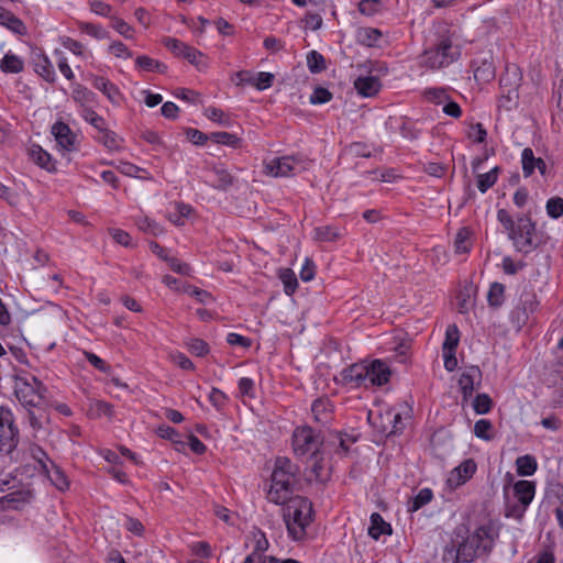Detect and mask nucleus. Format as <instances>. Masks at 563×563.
I'll return each mask as SVG.
<instances>
[{
    "label": "nucleus",
    "instance_id": "a211bd4d",
    "mask_svg": "<svg viewBox=\"0 0 563 563\" xmlns=\"http://www.w3.org/2000/svg\"><path fill=\"white\" fill-rule=\"evenodd\" d=\"M27 154L30 159L41 168L49 173L56 170L55 163L53 162L51 154L40 145L32 144L27 150Z\"/></svg>",
    "mask_w": 563,
    "mask_h": 563
},
{
    "label": "nucleus",
    "instance_id": "09e8293b",
    "mask_svg": "<svg viewBox=\"0 0 563 563\" xmlns=\"http://www.w3.org/2000/svg\"><path fill=\"white\" fill-rule=\"evenodd\" d=\"M493 424L487 419H479L474 424V434L485 441H489L494 438L493 433Z\"/></svg>",
    "mask_w": 563,
    "mask_h": 563
},
{
    "label": "nucleus",
    "instance_id": "9b49d317",
    "mask_svg": "<svg viewBox=\"0 0 563 563\" xmlns=\"http://www.w3.org/2000/svg\"><path fill=\"white\" fill-rule=\"evenodd\" d=\"M303 461L307 462V464H308L307 465V471H308L307 479L309 482L314 481L317 483L324 484L325 482L329 481L330 473L325 466L324 456H323L322 451L318 452L317 454L306 457Z\"/></svg>",
    "mask_w": 563,
    "mask_h": 563
},
{
    "label": "nucleus",
    "instance_id": "c85d7f7f",
    "mask_svg": "<svg viewBox=\"0 0 563 563\" xmlns=\"http://www.w3.org/2000/svg\"><path fill=\"white\" fill-rule=\"evenodd\" d=\"M0 69L5 74H19L24 69V62L18 55L9 52L1 59Z\"/></svg>",
    "mask_w": 563,
    "mask_h": 563
},
{
    "label": "nucleus",
    "instance_id": "de8ad7c7",
    "mask_svg": "<svg viewBox=\"0 0 563 563\" xmlns=\"http://www.w3.org/2000/svg\"><path fill=\"white\" fill-rule=\"evenodd\" d=\"M30 497H31L30 492H21V490L13 492V493H10V494L3 496L0 499V505H2V507L4 508V504L7 503V504H12V508H18L19 504L27 503Z\"/></svg>",
    "mask_w": 563,
    "mask_h": 563
},
{
    "label": "nucleus",
    "instance_id": "2eb2a0df",
    "mask_svg": "<svg viewBox=\"0 0 563 563\" xmlns=\"http://www.w3.org/2000/svg\"><path fill=\"white\" fill-rule=\"evenodd\" d=\"M34 70L47 82H55L56 74L49 58L43 53H35L32 57Z\"/></svg>",
    "mask_w": 563,
    "mask_h": 563
},
{
    "label": "nucleus",
    "instance_id": "39448f33",
    "mask_svg": "<svg viewBox=\"0 0 563 563\" xmlns=\"http://www.w3.org/2000/svg\"><path fill=\"white\" fill-rule=\"evenodd\" d=\"M310 161L301 155L276 157L266 164V173L274 177H288L308 169Z\"/></svg>",
    "mask_w": 563,
    "mask_h": 563
},
{
    "label": "nucleus",
    "instance_id": "b1692460",
    "mask_svg": "<svg viewBox=\"0 0 563 563\" xmlns=\"http://www.w3.org/2000/svg\"><path fill=\"white\" fill-rule=\"evenodd\" d=\"M471 542L476 550H483L484 552L490 551L493 548L492 528L488 526L477 528L471 537Z\"/></svg>",
    "mask_w": 563,
    "mask_h": 563
},
{
    "label": "nucleus",
    "instance_id": "9d476101",
    "mask_svg": "<svg viewBox=\"0 0 563 563\" xmlns=\"http://www.w3.org/2000/svg\"><path fill=\"white\" fill-rule=\"evenodd\" d=\"M522 71L516 64L506 65L505 71L500 77L499 84L503 90V98L512 101L518 98V88L521 86Z\"/></svg>",
    "mask_w": 563,
    "mask_h": 563
},
{
    "label": "nucleus",
    "instance_id": "5fc2aeb1",
    "mask_svg": "<svg viewBox=\"0 0 563 563\" xmlns=\"http://www.w3.org/2000/svg\"><path fill=\"white\" fill-rule=\"evenodd\" d=\"M156 433L162 439H167L184 448L186 445L185 442L180 441V434L178 431L169 426H159L156 430Z\"/></svg>",
    "mask_w": 563,
    "mask_h": 563
},
{
    "label": "nucleus",
    "instance_id": "f03ea898",
    "mask_svg": "<svg viewBox=\"0 0 563 563\" xmlns=\"http://www.w3.org/2000/svg\"><path fill=\"white\" fill-rule=\"evenodd\" d=\"M284 520L291 538L301 540L313 520L312 503L307 497L295 496L284 508Z\"/></svg>",
    "mask_w": 563,
    "mask_h": 563
},
{
    "label": "nucleus",
    "instance_id": "aec40b11",
    "mask_svg": "<svg viewBox=\"0 0 563 563\" xmlns=\"http://www.w3.org/2000/svg\"><path fill=\"white\" fill-rule=\"evenodd\" d=\"M515 497L522 505L523 510L531 504L536 494V483L531 481L520 479L514 485Z\"/></svg>",
    "mask_w": 563,
    "mask_h": 563
},
{
    "label": "nucleus",
    "instance_id": "603ef678",
    "mask_svg": "<svg viewBox=\"0 0 563 563\" xmlns=\"http://www.w3.org/2000/svg\"><path fill=\"white\" fill-rule=\"evenodd\" d=\"M280 279L284 284L286 295H292L298 287V280L294 272L291 269H284L280 273Z\"/></svg>",
    "mask_w": 563,
    "mask_h": 563
},
{
    "label": "nucleus",
    "instance_id": "774afa93",
    "mask_svg": "<svg viewBox=\"0 0 563 563\" xmlns=\"http://www.w3.org/2000/svg\"><path fill=\"white\" fill-rule=\"evenodd\" d=\"M188 346L190 352L197 356H205L206 354L209 353L208 344L201 339L190 340Z\"/></svg>",
    "mask_w": 563,
    "mask_h": 563
},
{
    "label": "nucleus",
    "instance_id": "dca6fc26",
    "mask_svg": "<svg viewBox=\"0 0 563 563\" xmlns=\"http://www.w3.org/2000/svg\"><path fill=\"white\" fill-rule=\"evenodd\" d=\"M291 494L292 488L290 487V483L279 481V484H277L276 482H272L271 488L267 493V499L276 505H287V503L292 498Z\"/></svg>",
    "mask_w": 563,
    "mask_h": 563
},
{
    "label": "nucleus",
    "instance_id": "bf43d9fd",
    "mask_svg": "<svg viewBox=\"0 0 563 563\" xmlns=\"http://www.w3.org/2000/svg\"><path fill=\"white\" fill-rule=\"evenodd\" d=\"M273 472L296 475L298 472V467L288 457H277L275 462V468Z\"/></svg>",
    "mask_w": 563,
    "mask_h": 563
},
{
    "label": "nucleus",
    "instance_id": "e433bc0d",
    "mask_svg": "<svg viewBox=\"0 0 563 563\" xmlns=\"http://www.w3.org/2000/svg\"><path fill=\"white\" fill-rule=\"evenodd\" d=\"M545 498L549 504L554 506L563 505V484L551 482L545 488Z\"/></svg>",
    "mask_w": 563,
    "mask_h": 563
},
{
    "label": "nucleus",
    "instance_id": "3c124183",
    "mask_svg": "<svg viewBox=\"0 0 563 563\" xmlns=\"http://www.w3.org/2000/svg\"><path fill=\"white\" fill-rule=\"evenodd\" d=\"M81 117L86 122L90 123L97 131H100L101 129H104V126H107L106 120L91 108L82 109Z\"/></svg>",
    "mask_w": 563,
    "mask_h": 563
},
{
    "label": "nucleus",
    "instance_id": "20e7f679",
    "mask_svg": "<svg viewBox=\"0 0 563 563\" xmlns=\"http://www.w3.org/2000/svg\"><path fill=\"white\" fill-rule=\"evenodd\" d=\"M291 441L294 453L299 460H305L322 451V437L309 426L296 428Z\"/></svg>",
    "mask_w": 563,
    "mask_h": 563
},
{
    "label": "nucleus",
    "instance_id": "7ed1b4c3",
    "mask_svg": "<svg viewBox=\"0 0 563 563\" xmlns=\"http://www.w3.org/2000/svg\"><path fill=\"white\" fill-rule=\"evenodd\" d=\"M45 386L35 376L24 373L14 376V395L24 408L42 407Z\"/></svg>",
    "mask_w": 563,
    "mask_h": 563
},
{
    "label": "nucleus",
    "instance_id": "6e6552de",
    "mask_svg": "<svg viewBox=\"0 0 563 563\" xmlns=\"http://www.w3.org/2000/svg\"><path fill=\"white\" fill-rule=\"evenodd\" d=\"M539 307L537 294L532 289H523L519 303L511 310L510 319L519 329L527 324L529 316Z\"/></svg>",
    "mask_w": 563,
    "mask_h": 563
},
{
    "label": "nucleus",
    "instance_id": "864d4df0",
    "mask_svg": "<svg viewBox=\"0 0 563 563\" xmlns=\"http://www.w3.org/2000/svg\"><path fill=\"white\" fill-rule=\"evenodd\" d=\"M426 99L430 102L440 104L450 99L446 90L442 87L428 88L423 92Z\"/></svg>",
    "mask_w": 563,
    "mask_h": 563
},
{
    "label": "nucleus",
    "instance_id": "c03bdc74",
    "mask_svg": "<svg viewBox=\"0 0 563 563\" xmlns=\"http://www.w3.org/2000/svg\"><path fill=\"white\" fill-rule=\"evenodd\" d=\"M537 162L538 157H534L533 151L530 147L523 148L521 153V164L525 177H530L533 174Z\"/></svg>",
    "mask_w": 563,
    "mask_h": 563
},
{
    "label": "nucleus",
    "instance_id": "052dcab7",
    "mask_svg": "<svg viewBox=\"0 0 563 563\" xmlns=\"http://www.w3.org/2000/svg\"><path fill=\"white\" fill-rule=\"evenodd\" d=\"M79 30L90 36H93L96 38H106L108 35V32L101 27L100 25L88 23V22H80L79 23Z\"/></svg>",
    "mask_w": 563,
    "mask_h": 563
},
{
    "label": "nucleus",
    "instance_id": "680f3d73",
    "mask_svg": "<svg viewBox=\"0 0 563 563\" xmlns=\"http://www.w3.org/2000/svg\"><path fill=\"white\" fill-rule=\"evenodd\" d=\"M205 115L211 120V121H214L217 123H219L220 125H223V126H229L230 125V120L229 118L225 115V113L219 109V108H216V107H209L205 110Z\"/></svg>",
    "mask_w": 563,
    "mask_h": 563
},
{
    "label": "nucleus",
    "instance_id": "473e14b6",
    "mask_svg": "<svg viewBox=\"0 0 563 563\" xmlns=\"http://www.w3.org/2000/svg\"><path fill=\"white\" fill-rule=\"evenodd\" d=\"M505 290V285H503L501 283L495 282L490 285L487 294V301L489 307L499 308L504 305Z\"/></svg>",
    "mask_w": 563,
    "mask_h": 563
},
{
    "label": "nucleus",
    "instance_id": "49530a36",
    "mask_svg": "<svg viewBox=\"0 0 563 563\" xmlns=\"http://www.w3.org/2000/svg\"><path fill=\"white\" fill-rule=\"evenodd\" d=\"M470 235H471V232L465 227L461 228L457 231L456 236H455V241H454V246H455V252L456 253L464 254V253H467L470 251V249H471Z\"/></svg>",
    "mask_w": 563,
    "mask_h": 563
},
{
    "label": "nucleus",
    "instance_id": "8fccbe9b",
    "mask_svg": "<svg viewBox=\"0 0 563 563\" xmlns=\"http://www.w3.org/2000/svg\"><path fill=\"white\" fill-rule=\"evenodd\" d=\"M493 400L487 394H478L473 400V409L477 415H485L490 411Z\"/></svg>",
    "mask_w": 563,
    "mask_h": 563
},
{
    "label": "nucleus",
    "instance_id": "c9c22d12",
    "mask_svg": "<svg viewBox=\"0 0 563 563\" xmlns=\"http://www.w3.org/2000/svg\"><path fill=\"white\" fill-rule=\"evenodd\" d=\"M499 172L500 168L496 166L488 173L479 174L477 176V188L482 194H485L497 183Z\"/></svg>",
    "mask_w": 563,
    "mask_h": 563
},
{
    "label": "nucleus",
    "instance_id": "37998d69",
    "mask_svg": "<svg viewBox=\"0 0 563 563\" xmlns=\"http://www.w3.org/2000/svg\"><path fill=\"white\" fill-rule=\"evenodd\" d=\"M477 465L473 459L463 461L456 468L455 472L459 476V484H463L468 481L476 472Z\"/></svg>",
    "mask_w": 563,
    "mask_h": 563
},
{
    "label": "nucleus",
    "instance_id": "ea45409f",
    "mask_svg": "<svg viewBox=\"0 0 563 563\" xmlns=\"http://www.w3.org/2000/svg\"><path fill=\"white\" fill-rule=\"evenodd\" d=\"M210 140L217 144L227 145L233 148L240 147L242 142L240 137L229 132H212L210 133Z\"/></svg>",
    "mask_w": 563,
    "mask_h": 563
},
{
    "label": "nucleus",
    "instance_id": "58836bf2",
    "mask_svg": "<svg viewBox=\"0 0 563 563\" xmlns=\"http://www.w3.org/2000/svg\"><path fill=\"white\" fill-rule=\"evenodd\" d=\"M382 37V32L378 29L362 27L357 31V41L366 46H374Z\"/></svg>",
    "mask_w": 563,
    "mask_h": 563
},
{
    "label": "nucleus",
    "instance_id": "1a4fd4ad",
    "mask_svg": "<svg viewBox=\"0 0 563 563\" xmlns=\"http://www.w3.org/2000/svg\"><path fill=\"white\" fill-rule=\"evenodd\" d=\"M164 45L177 57L187 59L190 64L195 65L198 69L207 67L203 54L197 48L187 45L186 43L174 38L166 37Z\"/></svg>",
    "mask_w": 563,
    "mask_h": 563
},
{
    "label": "nucleus",
    "instance_id": "2f4dec72",
    "mask_svg": "<svg viewBox=\"0 0 563 563\" xmlns=\"http://www.w3.org/2000/svg\"><path fill=\"white\" fill-rule=\"evenodd\" d=\"M517 474L520 476H531L538 468V463L532 455H522L516 460Z\"/></svg>",
    "mask_w": 563,
    "mask_h": 563
},
{
    "label": "nucleus",
    "instance_id": "4d7b16f0",
    "mask_svg": "<svg viewBox=\"0 0 563 563\" xmlns=\"http://www.w3.org/2000/svg\"><path fill=\"white\" fill-rule=\"evenodd\" d=\"M333 98L332 92H330L327 88L318 86L313 89L312 93L309 97V101L312 104H323Z\"/></svg>",
    "mask_w": 563,
    "mask_h": 563
},
{
    "label": "nucleus",
    "instance_id": "13d9d810",
    "mask_svg": "<svg viewBox=\"0 0 563 563\" xmlns=\"http://www.w3.org/2000/svg\"><path fill=\"white\" fill-rule=\"evenodd\" d=\"M254 550L251 554H255L256 558L262 556L269 548V542L261 530L254 533Z\"/></svg>",
    "mask_w": 563,
    "mask_h": 563
},
{
    "label": "nucleus",
    "instance_id": "a878e982",
    "mask_svg": "<svg viewBox=\"0 0 563 563\" xmlns=\"http://www.w3.org/2000/svg\"><path fill=\"white\" fill-rule=\"evenodd\" d=\"M43 472L46 473L47 477L57 489L65 490L68 488L69 482L67 476L54 462H51V468L47 464H43Z\"/></svg>",
    "mask_w": 563,
    "mask_h": 563
},
{
    "label": "nucleus",
    "instance_id": "4be33fe9",
    "mask_svg": "<svg viewBox=\"0 0 563 563\" xmlns=\"http://www.w3.org/2000/svg\"><path fill=\"white\" fill-rule=\"evenodd\" d=\"M311 413L313 420L327 424L332 419V405L328 398H318L312 402Z\"/></svg>",
    "mask_w": 563,
    "mask_h": 563
},
{
    "label": "nucleus",
    "instance_id": "4468645a",
    "mask_svg": "<svg viewBox=\"0 0 563 563\" xmlns=\"http://www.w3.org/2000/svg\"><path fill=\"white\" fill-rule=\"evenodd\" d=\"M52 134L54 135L57 145L67 152L77 150V135L71 131L68 124L64 122H56L52 126Z\"/></svg>",
    "mask_w": 563,
    "mask_h": 563
},
{
    "label": "nucleus",
    "instance_id": "ddd939ff",
    "mask_svg": "<svg viewBox=\"0 0 563 563\" xmlns=\"http://www.w3.org/2000/svg\"><path fill=\"white\" fill-rule=\"evenodd\" d=\"M481 382L482 372L478 366H470L461 374L459 378V387L464 400L472 397L473 391L479 388Z\"/></svg>",
    "mask_w": 563,
    "mask_h": 563
},
{
    "label": "nucleus",
    "instance_id": "a19ab883",
    "mask_svg": "<svg viewBox=\"0 0 563 563\" xmlns=\"http://www.w3.org/2000/svg\"><path fill=\"white\" fill-rule=\"evenodd\" d=\"M99 132V136H97V141L102 143L108 150L115 151L119 150V136L115 132L104 126Z\"/></svg>",
    "mask_w": 563,
    "mask_h": 563
},
{
    "label": "nucleus",
    "instance_id": "cd10ccee",
    "mask_svg": "<svg viewBox=\"0 0 563 563\" xmlns=\"http://www.w3.org/2000/svg\"><path fill=\"white\" fill-rule=\"evenodd\" d=\"M496 76V68L494 63L488 59H483L479 65L474 69V78L481 84L490 82Z\"/></svg>",
    "mask_w": 563,
    "mask_h": 563
},
{
    "label": "nucleus",
    "instance_id": "c756f323",
    "mask_svg": "<svg viewBox=\"0 0 563 563\" xmlns=\"http://www.w3.org/2000/svg\"><path fill=\"white\" fill-rule=\"evenodd\" d=\"M136 66L145 71H153L165 74L167 71V66L159 60H156L147 55H141L135 59Z\"/></svg>",
    "mask_w": 563,
    "mask_h": 563
},
{
    "label": "nucleus",
    "instance_id": "bb28decb",
    "mask_svg": "<svg viewBox=\"0 0 563 563\" xmlns=\"http://www.w3.org/2000/svg\"><path fill=\"white\" fill-rule=\"evenodd\" d=\"M391 526L387 523L378 512L371 515V527L368 528V534L378 540L383 534H391Z\"/></svg>",
    "mask_w": 563,
    "mask_h": 563
},
{
    "label": "nucleus",
    "instance_id": "a18cd8bd",
    "mask_svg": "<svg viewBox=\"0 0 563 563\" xmlns=\"http://www.w3.org/2000/svg\"><path fill=\"white\" fill-rule=\"evenodd\" d=\"M433 498V493L430 488H422L413 498L408 508L409 511L415 512L428 505Z\"/></svg>",
    "mask_w": 563,
    "mask_h": 563
},
{
    "label": "nucleus",
    "instance_id": "69168bd1",
    "mask_svg": "<svg viewBox=\"0 0 563 563\" xmlns=\"http://www.w3.org/2000/svg\"><path fill=\"white\" fill-rule=\"evenodd\" d=\"M400 133L406 139L416 140L420 134V130L417 129L416 123H413L412 121L404 120V122L400 125Z\"/></svg>",
    "mask_w": 563,
    "mask_h": 563
},
{
    "label": "nucleus",
    "instance_id": "5701e85b",
    "mask_svg": "<svg viewBox=\"0 0 563 563\" xmlns=\"http://www.w3.org/2000/svg\"><path fill=\"white\" fill-rule=\"evenodd\" d=\"M384 419L388 424L383 426V431L389 435H396L404 431L405 423L402 421V413L396 409H388L385 412Z\"/></svg>",
    "mask_w": 563,
    "mask_h": 563
},
{
    "label": "nucleus",
    "instance_id": "e2e57ef3",
    "mask_svg": "<svg viewBox=\"0 0 563 563\" xmlns=\"http://www.w3.org/2000/svg\"><path fill=\"white\" fill-rule=\"evenodd\" d=\"M275 76L272 73L261 71L254 76L253 86L257 90H265L272 87Z\"/></svg>",
    "mask_w": 563,
    "mask_h": 563
},
{
    "label": "nucleus",
    "instance_id": "338daca9",
    "mask_svg": "<svg viewBox=\"0 0 563 563\" xmlns=\"http://www.w3.org/2000/svg\"><path fill=\"white\" fill-rule=\"evenodd\" d=\"M379 0H362L358 2V11L363 15L372 16L378 11Z\"/></svg>",
    "mask_w": 563,
    "mask_h": 563
},
{
    "label": "nucleus",
    "instance_id": "f257e3e1",
    "mask_svg": "<svg viewBox=\"0 0 563 563\" xmlns=\"http://www.w3.org/2000/svg\"><path fill=\"white\" fill-rule=\"evenodd\" d=\"M497 220L517 252L527 255L544 243L543 234L537 231L536 222L529 214H519L515 220L506 209H499Z\"/></svg>",
    "mask_w": 563,
    "mask_h": 563
},
{
    "label": "nucleus",
    "instance_id": "7c9ffc66",
    "mask_svg": "<svg viewBox=\"0 0 563 563\" xmlns=\"http://www.w3.org/2000/svg\"><path fill=\"white\" fill-rule=\"evenodd\" d=\"M73 99L85 109L90 108L89 106L95 102L96 95L85 86L77 84L73 88Z\"/></svg>",
    "mask_w": 563,
    "mask_h": 563
},
{
    "label": "nucleus",
    "instance_id": "79ce46f5",
    "mask_svg": "<svg viewBox=\"0 0 563 563\" xmlns=\"http://www.w3.org/2000/svg\"><path fill=\"white\" fill-rule=\"evenodd\" d=\"M307 66L311 74H319L327 68L325 58L317 51H311L307 55Z\"/></svg>",
    "mask_w": 563,
    "mask_h": 563
},
{
    "label": "nucleus",
    "instance_id": "0eeeda50",
    "mask_svg": "<svg viewBox=\"0 0 563 563\" xmlns=\"http://www.w3.org/2000/svg\"><path fill=\"white\" fill-rule=\"evenodd\" d=\"M456 58L449 40L441 41L434 48L424 52L423 65L431 69H440L449 66Z\"/></svg>",
    "mask_w": 563,
    "mask_h": 563
},
{
    "label": "nucleus",
    "instance_id": "f8f14e48",
    "mask_svg": "<svg viewBox=\"0 0 563 563\" xmlns=\"http://www.w3.org/2000/svg\"><path fill=\"white\" fill-rule=\"evenodd\" d=\"M367 383L371 386H383L387 384L391 376V369L387 362L383 360H373L366 364Z\"/></svg>",
    "mask_w": 563,
    "mask_h": 563
},
{
    "label": "nucleus",
    "instance_id": "f704fd0d",
    "mask_svg": "<svg viewBox=\"0 0 563 563\" xmlns=\"http://www.w3.org/2000/svg\"><path fill=\"white\" fill-rule=\"evenodd\" d=\"M313 232L314 239L320 242H334L342 236L340 230L332 225L318 227Z\"/></svg>",
    "mask_w": 563,
    "mask_h": 563
},
{
    "label": "nucleus",
    "instance_id": "6e6d98bb",
    "mask_svg": "<svg viewBox=\"0 0 563 563\" xmlns=\"http://www.w3.org/2000/svg\"><path fill=\"white\" fill-rule=\"evenodd\" d=\"M547 213L552 219H559L563 214V198L553 197L547 201Z\"/></svg>",
    "mask_w": 563,
    "mask_h": 563
},
{
    "label": "nucleus",
    "instance_id": "412c9836",
    "mask_svg": "<svg viewBox=\"0 0 563 563\" xmlns=\"http://www.w3.org/2000/svg\"><path fill=\"white\" fill-rule=\"evenodd\" d=\"M380 81L375 76L358 77L354 81V88L362 97H374L380 90Z\"/></svg>",
    "mask_w": 563,
    "mask_h": 563
},
{
    "label": "nucleus",
    "instance_id": "0e129e2a",
    "mask_svg": "<svg viewBox=\"0 0 563 563\" xmlns=\"http://www.w3.org/2000/svg\"><path fill=\"white\" fill-rule=\"evenodd\" d=\"M185 134L187 139L195 145H203L208 140H210V134L207 135L194 128L186 129Z\"/></svg>",
    "mask_w": 563,
    "mask_h": 563
},
{
    "label": "nucleus",
    "instance_id": "72a5a7b5",
    "mask_svg": "<svg viewBox=\"0 0 563 563\" xmlns=\"http://www.w3.org/2000/svg\"><path fill=\"white\" fill-rule=\"evenodd\" d=\"M460 342V331L456 324H449L442 344V352H455Z\"/></svg>",
    "mask_w": 563,
    "mask_h": 563
},
{
    "label": "nucleus",
    "instance_id": "6ab92c4d",
    "mask_svg": "<svg viewBox=\"0 0 563 563\" xmlns=\"http://www.w3.org/2000/svg\"><path fill=\"white\" fill-rule=\"evenodd\" d=\"M367 373L366 364H353L342 372V378L355 387L367 386Z\"/></svg>",
    "mask_w": 563,
    "mask_h": 563
},
{
    "label": "nucleus",
    "instance_id": "f3484780",
    "mask_svg": "<svg viewBox=\"0 0 563 563\" xmlns=\"http://www.w3.org/2000/svg\"><path fill=\"white\" fill-rule=\"evenodd\" d=\"M92 86L99 91H101L111 103H120L122 95L119 88L109 79L101 76H92Z\"/></svg>",
    "mask_w": 563,
    "mask_h": 563
},
{
    "label": "nucleus",
    "instance_id": "4c0bfd02",
    "mask_svg": "<svg viewBox=\"0 0 563 563\" xmlns=\"http://www.w3.org/2000/svg\"><path fill=\"white\" fill-rule=\"evenodd\" d=\"M212 173L216 176V180L212 186L220 190L228 189L233 184V177L231 174L221 166H214Z\"/></svg>",
    "mask_w": 563,
    "mask_h": 563
},
{
    "label": "nucleus",
    "instance_id": "423d86ee",
    "mask_svg": "<svg viewBox=\"0 0 563 563\" xmlns=\"http://www.w3.org/2000/svg\"><path fill=\"white\" fill-rule=\"evenodd\" d=\"M19 429L10 409L0 407V454H10L18 445Z\"/></svg>",
    "mask_w": 563,
    "mask_h": 563
},
{
    "label": "nucleus",
    "instance_id": "393cba45",
    "mask_svg": "<svg viewBox=\"0 0 563 563\" xmlns=\"http://www.w3.org/2000/svg\"><path fill=\"white\" fill-rule=\"evenodd\" d=\"M0 25L7 27L15 34L24 35L26 33V26L24 23L14 15L11 11L0 7Z\"/></svg>",
    "mask_w": 563,
    "mask_h": 563
}]
</instances>
